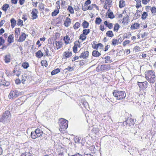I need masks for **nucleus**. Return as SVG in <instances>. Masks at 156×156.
<instances>
[{
	"label": "nucleus",
	"instance_id": "nucleus-6",
	"mask_svg": "<svg viewBox=\"0 0 156 156\" xmlns=\"http://www.w3.org/2000/svg\"><path fill=\"white\" fill-rule=\"evenodd\" d=\"M137 83L141 89H146L148 83L146 81L144 82H138Z\"/></svg>",
	"mask_w": 156,
	"mask_h": 156
},
{
	"label": "nucleus",
	"instance_id": "nucleus-53",
	"mask_svg": "<svg viewBox=\"0 0 156 156\" xmlns=\"http://www.w3.org/2000/svg\"><path fill=\"white\" fill-rule=\"evenodd\" d=\"M5 40L2 37H0V46L2 45L5 43Z\"/></svg>",
	"mask_w": 156,
	"mask_h": 156
},
{
	"label": "nucleus",
	"instance_id": "nucleus-15",
	"mask_svg": "<svg viewBox=\"0 0 156 156\" xmlns=\"http://www.w3.org/2000/svg\"><path fill=\"white\" fill-rule=\"evenodd\" d=\"M71 23V22L70 19L68 17H67L64 22V25L66 27H68L70 25Z\"/></svg>",
	"mask_w": 156,
	"mask_h": 156
},
{
	"label": "nucleus",
	"instance_id": "nucleus-38",
	"mask_svg": "<svg viewBox=\"0 0 156 156\" xmlns=\"http://www.w3.org/2000/svg\"><path fill=\"white\" fill-rule=\"evenodd\" d=\"M60 72V69H56L55 70H53L51 72V74L52 75H54L55 74H56L58 73V72Z\"/></svg>",
	"mask_w": 156,
	"mask_h": 156
},
{
	"label": "nucleus",
	"instance_id": "nucleus-4",
	"mask_svg": "<svg viewBox=\"0 0 156 156\" xmlns=\"http://www.w3.org/2000/svg\"><path fill=\"white\" fill-rule=\"evenodd\" d=\"M43 133L42 129L38 128L36 129L34 132H31V136L32 139H35L37 137H41V136Z\"/></svg>",
	"mask_w": 156,
	"mask_h": 156
},
{
	"label": "nucleus",
	"instance_id": "nucleus-32",
	"mask_svg": "<svg viewBox=\"0 0 156 156\" xmlns=\"http://www.w3.org/2000/svg\"><path fill=\"white\" fill-rule=\"evenodd\" d=\"M67 10L69 12V13L71 14L74 13V10L73 8L71 6H69L67 8Z\"/></svg>",
	"mask_w": 156,
	"mask_h": 156
},
{
	"label": "nucleus",
	"instance_id": "nucleus-43",
	"mask_svg": "<svg viewBox=\"0 0 156 156\" xmlns=\"http://www.w3.org/2000/svg\"><path fill=\"white\" fill-rule=\"evenodd\" d=\"M41 64L42 66H44L46 67L48 66L47 62L45 60H43L41 62Z\"/></svg>",
	"mask_w": 156,
	"mask_h": 156
},
{
	"label": "nucleus",
	"instance_id": "nucleus-64",
	"mask_svg": "<svg viewBox=\"0 0 156 156\" xmlns=\"http://www.w3.org/2000/svg\"><path fill=\"white\" fill-rule=\"evenodd\" d=\"M92 47L94 48L97 49L98 48V44H93L92 45Z\"/></svg>",
	"mask_w": 156,
	"mask_h": 156
},
{
	"label": "nucleus",
	"instance_id": "nucleus-9",
	"mask_svg": "<svg viewBox=\"0 0 156 156\" xmlns=\"http://www.w3.org/2000/svg\"><path fill=\"white\" fill-rule=\"evenodd\" d=\"M26 37V34L24 32H22L18 40V41L20 42H23L25 41Z\"/></svg>",
	"mask_w": 156,
	"mask_h": 156
},
{
	"label": "nucleus",
	"instance_id": "nucleus-45",
	"mask_svg": "<svg viewBox=\"0 0 156 156\" xmlns=\"http://www.w3.org/2000/svg\"><path fill=\"white\" fill-rule=\"evenodd\" d=\"M32 154L29 152H26L22 154L21 156H32Z\"/></svg>",
	"mask_w": 156,
	"mask_h": 156
},
{
	"label": "nucleus",
	"instance_id": "nucleus-1",
	"mask_svg": "<svg viewBox=\"0 0 156 156\" xmlns=\"http://www.w3.org/2000/svg\"><path fill=\"white\" fill-rule=\"evenodd\" d=\"M145 78L147 80L151 83H154L156 80L155 72L152 70H148L145 73Z\"/></svg>",
	"mask_w": 156,
	"mask_h": 156
},
{
	"label": "nucleus",
	"instance_id": "nucleus-62",
	"mask_svg": "<svg viewBox=\"0 0 156 156\" xmlns=\"http://www.w3.org/2000/svg\"><path fill=\"white\" fill-rule=\"evenodd\" d=\"M79 58V57L78 56L75 55L73 57V58L72 59V61H74L78 59Z\"/></svg>",
	"mask_w": 156,
	"mask_h": 156
},
{
	"label": "nucleus",
	"instance_id": "nucleus-41",
	"mask_svg": "<svg viewBox=\"0 0 156 156\" xmlns=\"http://www.w3.org/2000/svg\"><path fill=\"white\" fill-rule=\"evenodd\" d=\"M90 30L89 29H84L83 31V34L86 35L90 33Z\"/></svg>",
	"mask_w": 156,
	"mask_h": 156
},
{
	"label": "nucleus",
	"instance_id": "nucleus-19",
	"mask_svg": "<svg viewBox=\"0 0 156 156\" xmlns=\"http://www.w3.org/2000/svg\"><path fill=\"white\" fill-rule=\"evenodd\" d=\"M20 30L19 28H16L15 29V37L18 38L20 34Z\"/></svg>",
	"mask_w": 156,
	"mask_h": 156
},
{
	"label": "nucleus",
	"instance_id": "nucleus-50",
	"mask_svg": "<svg viewBox=\"0 0 156 156\" xmlns=\"http://www.w3.org/2000/svg\"><path fill=\"white\" fill-rule=\"evenodd\" d=\"M129 122H130L129 123V125L133 124L134 123V121L133 119H128L127 120V123H129Z\"/></svg>",
	"mask_w": 156,
	"mask_h": 156
},
{
	"label": "nucleus",
	"instance_id": "nucleus-23",
	"mask_svg": "<svg viewBox=\"0 0 156 156\" xmlns=\"http://www.w3.org/2000/svg\"><path fill=\"white\" fill-rule=\"evenodd\" d=\"M92 55L94 57H98L100 56L101 54L98 51L94 50L92 52Z\"/></svg>",
	"mask_w": 156,
	"mask_h": 156
},
{
	"label": "nucleus",
	"instance_id": "nucleus-13",
	"mask_svg": "<svg viewBox=\"0 0 156 156\" xmlns=\"http://www.w3.org/2000/svg\"><path fill=\"white\" fill-rule=\"evenodd\" d=\"M112 44L114 46H115L118 44L119 43H120L122 42L121 39H119L117 40L116 39L114 38L112 41Z\"/></svg>",
	"mask_w": 156,
	"mask_h": 156
},
{
	"label": "nucleus",
	"instance_id": "nucleus-36",
	"mask_svg": "<svg viewBox=\"0 0 156 156\" xmlns=\"http://www.w3.org/2000/svg\"><path fill=\"white\" fill-rule=\"evenodd\" d=\"M43 49H44V53H45V55H44L45 56L46 55L47 56H50L51 55H50L49 54V50L47 48H45V47H44V48H43Z\"/></svg>",
	"mask_w": 156,
	"mask_h": 156
},
{
	"label": "nucleus",
	"instance_id": "nucleus-42",
	"mask_svg": "<svg viewBox=\"0 0 156 156\" xmlns=\"http://www.w3.org/2000/svg\"><path fill=\"white\" fill-rule=\"evenodd\" d=\"M41 138L42 140H47L48 137V135L44 133L42 134V135L41 136Z\"/></svg>",
	"mask_w": 156,
	"mask_h": 156
},
{
	"label": "nucleus",
	"instance_id": "nucleus-40",
	"mask_svg": "<svg viewBox=\"0 0 156 156\" xmlns=\"http://www.w3.org/2000/svg\"><path fill=\"white\" fill-rule=\"evenodd\" d=\"M148 16L147 12H143V13L142 15L141 18L142 19L145 20Z\"/></svg>",
	"mask_w": 156,
	"mask_h": 156
},
{
	"label": "nucleus",
	"instance_id": "nucleus-34",
	"mask_svg": "<svg viewBox=\"0 0 156 156\" xmlns=\"http://www.w3.org/2000/svg\"><path fill=\"white\" fill-rule=\"evenodd\" d=\"M80 27V24L79 22H76L73 25V27L75 30H76Z\"/></svg>",
	"mask_w": 156,
	"mask_h": 156
},
{
	"label": "nucleus",
	"instance_id": "nucleus-3",
	"mask_svg": "<svg viewBox=\"0 0 156 156\" xmlns=\"http://www.w3.org/2000/svg\"><path fill=\"white\" fill-rule=\"evenodd\" d=\"M11 115L9 111H6L0 118V122L4 123H8L10 122Z\"/></svg>",
	"mask_w": 156,
	"mask_h": 156
},
{
	"label": "nucleus",
	"instance_id": "nucleus-5",
	"mask_svg": "<svg viewBox=\"0 0 156 156\" xmlns=\"http://www.w3.org/2000/svg\"><path fill=\"white\" fill-rule=\"evenodd\" d=\"M114 96L116 98L119 97L120 98H125L126 93L124 91H119L117 90H114L113 92Z\"/></svg>",
	"mask_w": 156,
	"mask_h": 156
},
{
	"label": "nucleus",
	"instance_id": "nucleus-48",
	"mask_svg": "<svg viewBox=\"0 0 156 156\" xmlns=\"http://www.w3.org/2000/svg\"><path fill=\"white\" fill-rule=\"evenodd\" d=\"M74 47L77 48H79L80 47V44L79 41H75L74 42Z\"/></svg>",
	"mask_w": 156,
	"mask_h": 156
},
{
	"label": "nucleus",
	"instance_id": "nucleus-30",
	"mask_svg": "<svg viewBox=\"0 0 156 156\" xmlns=\"http://www.w3.org/2000/svg\"><path fill=\"white\" fill-rule=\"evenodd\" d=\"M129 20V16L127 15H126L123 19L122 23L125 24L128 23V20Z\"/></svg>",
	"mask_w": 156,
	"mask_h": 156
},
{
	"label": "nucleus",
	"instance_id": "nucleus-59",
	"mask_svg": "<svg viewBox=\"0 0 156 156\" xmlns=\"http://www.w3.org/2000/svg\"><path fill=\"white\" fill-rule=\"evenodd\" d=\"M149 1L150 0H142V3L144 5H146Z\"/></svg>",
	"mask_w": 156,
	"mask_h": 156
},
{
	"label": "nucleus",
	"instance_id": "nucleus-10",
	"mask_svg": "<svg viewBox=\"0 0 156 156\" xmlns=\"http://www.w3.org/2000/svg\"><path fill=\"white\" fill-rule=\"evenodd\" d=\"M38 13V11L36 9H33L31 14H32V17L33 20H34L37 18V14Z\"/></svg>",
	"mask_w": 156,
	"mask_h": 156
},
{
	"label": "nucleus",
	"instance_id": "nucleus-27",
	"mask_svg": "<svg viewBox=\"0 0 156 156\" xmlns=\"http://www.w3.org/2000/svg\"><path fill=\"white\" fill-rule=\"evenodd\" d=\"M140 24L138 23H135L132 25L131 27V29L132 30L136 29L139 27Z\"/></svg>",
	"mask_w": 156,
	"mask_h": 156
},
{
	"label": "nucleus",
	"instance_id": "nucleus-31",
	"mask_svg": "<svg viewBox=\"0 0 156 156\" xmlns=\"http://www.w3.org/2000/svg\"><path fill=\"white\" fill-rule=\"evenodd\" d=\"M150 9L151 12L152 14L153 15H155L156 14V7L154 6L151 7Z\"/></svg>",
	"mask_w": 156,
	"mask_h": 156
},
{
	"label": "nucleus",
	"instance_id": "nucleus-39",
	"mask_svg": "<svg viewBox=\"0 0 156 156\" xmlns=\"http://www.w3.org/2000/svg\"><path fill=\"white\" fill-rule=\"evenodd\" d=\"M102 21V20L100 18H97L95 21V23L97 24H100Z\"/></svg>",
	"mask_w": 156,
	"mask_h": 156
},
{
	"label": "nucleus",
	"instance_id": "nucleus-16",
	"mask_svg": "<svg viewBox=\"0 0 156 156\" xmlns=\"http://www.w3.org/2000/svg\"><path fill=\"white\" fill-rule=\"evenodd\" d=\"M100 69L101 70H104L106 69H110L111 67L110 66L107 65H101L100 67Z\"/></svg>",
	"mask_w": 156,
	"mask_h": 156
},
{
	"label": "nucleus",
	"instance_id": "nucleus-18",
	"mask_svg": "<svg viewBox=\"0 0 156 156\" xmlns=\"http://www.w3.org/2000/svg\"><path fill=\"white\" fill-rule=\"evenodd\" d=\"M8 42L9 43H11L14 42V37L13 34H10L9 36L7 39Z\"/></svg>",
	"mask_w": 156,
	"mask_h": 156
},
{
	"label": "nucleus",
	"instance_id": "nucleus-2",
	"mask_svg": "<svg viewBox=\"0 0 156 156\" xmlns=\"http://www.w3.org/2000/svg\"><path fill=\"white\" fill-rule=\"evenodd\" d=\"M59 126V130L61 132H64L68 126V121L63 118L60 119L58 122Z\"/></svg>",
	"mask_w": 156,
	"mask_h": 156
},
{
	"label": "nucleus",
	"instance_id": "nucleus-44",
	"mask_svg": "<svg viewBox=\"0 0 156 156\" xmlns=\"http://www.w3.org/2000/svg\"><path fill=\"white\" fill-rule=\"evenodd\" d=\"M108 16L110 19H113L115 17L113 13L112 12H110L108 13Z\"/></svg>",
	"mask_w": 156,
	"mask_h": 156
},
{
	"label": "nucleus",
	"instance_id": "nucleus-24",
	"mask_svg": "<svg viewBox=\"0 0 156 156\" xmlns=\"http://www.w3.org/2000/svg\"><path fill=\"white\" fill-rule=\"evenodd\" d=\"M11 26L12 28L14 27L16 24V20L14 18H12L10 20Z\"/></svg>",
	"mask_w": 156,
	"mask_h": 156
},
{
	"label": "nucleus",
	"instance_id": "nucleus-25",
	"mask_svg": "<svg viewBox=\"0 0 156 156\" xmlns=\"http://www.w3.org/2000/svg\"><path fill=\"white\" fill-rule=\"evenodd\" d=\"M64 40L66 44H69L70 40V39L69 36L66 35L65 36L64 38Z\"/></svg>",
	"mask_w": 156,
	"mask_h": 156
},
{
	"label": "nucleus",
	"instance_id": "nucleus-35",
	"mask_svg": "<svg viewBox=\"0 0 156 156\" xmlns=\"http://www.w3.org/2000/svg\"><path fill=\"white\" fill-rule=\"evenodd\" d=\"M106 35L109 37H112L114 36L111 30L108 31L106 33Z\"/></svg>",
	"mask_w": 156,
	"mask_h": 156
},
{
	"label": "nucleus",
	"instance_id": "nucleus-20",
	"mask_svg": "<svg viewBox=\"0 0 156 156\" xmlns=\"http://www.w3.org/2000/svg\"><path fill=\"white\" fill-rule=\"evenodd\" d=\"M28 77L27 76V74H25L23 75H22L21 80L22 83L24 84L26 80H28Z\"/></svg>",
	"mask_w": 156,
	"mask_h": 156
},
{
	"label": "nucleus",
	"instance_id": "nucleus-7",
	"mask_svg": "<svg viewBox=\"0 0 156 156\" xmlns=\"http://www.w3.org/2000/svg\"><path fill=\"white\" fill-rule=\"evenodd\" d=\"M19 93L17 90L12 91L10 93L9 95V98H16L18 96Z\"/></svg>",
	"mask_w": 156,
	"mask_h": 156
},
{
	"label": "nucleus",
	"instance_id": "nucleus-55",
	"mask_svg": "<svg viewBox=\"0 0 156 156\" xmlns=\"http://www.w3.org/2000/svg\"><path fill=\"white\" fill-rule=\"evenodd\" d=\"M130 41L129 40L125 41L123 43V45L124 46H125L127 44H129L130 43Z\"/></svg>",
	"mask_w": 156,
	"mask_h": 156
},
{
	"label": "nucleus",
	"instance_id": "nucleus-28",
	"mask_svg": "<svg viewBox=\"0 0 156 156\" xmlns=\"http://www.w3.org/2000/svg\"><path fill=\"white\" fill-rule=\"evenodd\" d=\"M125 5V2L124 0H120L119 2V7L121 8Z\"/></svg>",
	"mask_w": 156,
	"mask_h": 156
},
{
	"label": "nucleus",
	"instance_id": "nucleus-49",
	"mask_svg": "<svg viewBox=\"0 0 156 156\" xmlns=\"http://www.w3.org/2000/svg\"><path fill=\"white\" fill-rule=\"evenodd\" d=\"M112 3V2L111 0H107L105 1V4L110 6L111 5Z\"/></svg>",
	"mask_w": 156,
	"mask_h": 156
},
{
	"label": "nucleus",
	"instance_id": "nucleus-60",
	"mask_svg": "<svg viewBox=\"0 0 156 156\" xmlns=\"http://www.w3.org/2000/svg\"><path fill=\"white\" fill-rule=\"evenodd\" d=\"M94 8V4H92L89 6H88V10H91Z\"/></svg>",
	"mask_w": 156,
	"mask_h": 156
},
{
	"label": "nucleus",
	"instance_id": "nucleus-22",
	"mask_svg": "<svg viewBox=\"0 0 156 156\" xmlns=\"http://www.w3.org/2000/svg\"><path fill=\"white\" fill-rule=\"evenodd\" d=\"M104 25L108 27L109 29H111L112 28L113 25L112 24L109 23L107 21H105L104 22Z\"/></svg>",
	"mask_w": 156,
	"mask_h": 156
},
{
	"label": "nucleus",
	"instance_id": "nucleus-29",
	"mask_svg": "<svg viewBox=\"0 0 156 156\" xmlns=\"http://www.w3.org/2000/svg\"><path fill=\"white\" fill-rule=\"evenodd\" d=\"M82 26L83 28H87L89 26V23L87 21L84 20L82 23Z\"/></svg>",
	"mask_w": 156,
	"mask_h": 156
},
{
	"label": "nucleus",
	"instance_id": "nucleus-58",
	"mask_svg": "<svg viewBox=\"0 0 156 156\" xmlns=\"http://www.w3.org/2000/svg\"><path fill=\"white\" fill-rule=\"evenodd\" d=\"M10 84V83L9 82H2V85H3L5 86H8Z\"/></svg>",
	"mask_w": 156,
	"mask_h": 156
},
{
	"label": "nucleus",
	"instance_id": "nucleus-47",
	"mask_svg": "<svg viewBox=\"0 0 156 156\" xmlns=\"http://www.w3.org/2000/svg\"><path fill=\"white\" fill-rule=\"evenodd\" d=\"M59 12V10L58 9H55L54 12L52 13V16H56Z\"/></svg>",
	"mask_w": 156,
	"mask_h": 156
},
{
	"label": "nucleus",
	"instance_id": "nucleus-17",
	"mask_svg": "<svg viewBox=\"0 0 156 156\" xmlns=\"http://www.w3.org/2000/svg\"><path fill=\"white\" fill-rule=\"evenodd\" d=\"M36 56L38 58H41L42 56H45L41 50H39L36 53Z\"/></svg>",
	"mask_w": 156,
	"mask_h": 156
},
{
	"label": "nucleus",
	"instance_id": "nucleus-51",
	"mask_svg": "<svg viewBox=\"0 0 156 156\" xmlns=\"http://www.w3.org/2000/svg\"><path fill=\"white\" fill-rule=\"evenodd\" d=\"M88 6L84 4L83 6H82V9L84 11H85L88 10Z\"/></svg>",
	"mask_w": 156,
	"mask_h": 156
},
{
	"label": "nucleus",
	"instance_id": "nucleus-37",
	"mask_svg": "<svg viewBox=\"0 0 156 156\" xmlns=\"http://www.w3.org/2000/svg\"><path fill=\"white\" fill-rule=\"evenodd\" d=\"M120 27V26L119 24H116L114 27V31H117Z\"/></svg>",
	"mask_w": 156,
	"mask_h": 156
},
{
	"label": "nucleus",
	"instance_id": "nucleus-11",
	"mask_svg": "<svg viewBox=\"0 0 156 156\" xmlns=\"http://www.w3.org/2000/svg\"><path fill=\"white\" fill-rule=\"evenodd\" d=\"M4 60L6 63H8L10 62L11 60V56L10 54L6 55H5Z\"/></svg>",
	"mask_w": 156,
	"mask_h": 156
},
{
	"label": "nucleus",
	"instance_id": "nucleus-12",
	"mask_svg": "<svg viewBox=\"0 0 156 156\" xmlns=\"http://www.w3.org/2000/svg\"><path fill=\"white\" fill-rule=\"evenodd\" d=\"M72 55V53L71 52L66 51L64 52L63 54V58H69Z\"/></svg>",
	"mask_w": 156,
	"mask_h": 156
},
{
	"label": "nucleus",
	"instance_id": "nucleus-54",
	"mask_svg": "<svg viewBox=\"0 0 156 156\" xmlns=\"http://www.w3.org/2000/svg\"><path fill=\"white\" fill-rule=\"evenodd\" d=\"M23 21L20 19H19L18 20L17 24L18 25H23Z\"/></svg>",
	"mask_w": 156,
	"mask_h": 156
},
{
	"label": "nucleus",
	"instance_id": "nucleus-57",
	"mask_svg": "<svg viewBox=\"0 0 156 156\" xmlns=\"http://www.w3.org/2000/svg\"><path fill=\"white\" fill-rule=\"evenodd\" d=\"M110 57L109 56H107L105 58V59L106 60L105 61V63H108V61H109Z\"/></svg>",
	"mask_w": 156,
	"mask_h": 156
},
{
	"label": "nucleus",
	"instance_id": "nucleus-52",
	"mask_svg": "<svg viewBox=\"0 0 156 156\" xmlns=\"http://www.w3.org/2000/svg\"><path fill=\"white\" fill-rule=\"evenodd\" d=\"M140 6H141V3L140 1L137 2L136 5V7L137 9L139 8Z\"/></svg>",
	"mask_w": 156,
	"mask_h": 156
},
{
	"label": "nucleus",
	"instance_id": "nucleus-8",
	"mask_svg": "<svg viewBox=\"0 0 156 156\" xmlns=\"http://www.w3.org/2000/svg\"><path fill=\"white\" fill-rule=\"evenodd\" d=\"M89 56V52L86 51L81 53L79 57L81 58L86 59L88 58Z\"/></svg>",
	"mask_w": 156,
	"mask_h": 156
},
{
	"label": "nucleus",
	"instance_id": "nucleus-33",
	"mask_svg": "<svg viewBox=\"0 0 156 156\" xmlns=\"http://www.w3.org/2000/svg\"><path fill=\"white\" fill-rule=\"evenodd\" d=\"M9 7V5L7 4H4L2 7V9L5 12H6L8 9Z\"/></svg>",
	"mask_w": 156,
	"mask_h": 156
},
{
	"label": "nucleus",
	"instance_id": "nucleus-21",
	"mask_svg": "<svg viewBox=\"0 0 156 156\" xmlns=\"http://www.w3.org/2000/svg\"><path fill=\"white\" fill-rule=\"evenodd\" d=\"M65 151L64 148L61 147L60 148V151L59 150H58V155H64L63 153Z\"/></svg>",
	"mask_w": 156,
	"mask_h": 156
},
{
	"label": "nucleus",
	"instance_id": "nucleus-61",
	"mask_svg": "<svg viewBox=\"0 0 156 156\" xmlns=\"http://www.w3.org/2000/svg\"><path fill=\"white\" fill-rule=\"evenodd\" d=\"M91 3V1L90 0H87L85 2L84 4L85 5L88 6Z\"/></svg>",
	"mask_w": 156,
	"mask_h": 156
},
{
	"label": "nucleus",
	"instance_id": "nucleus-63",
	"mask_svg": "<svg viewBox=\"0 0 156 156\" xmlns=\"http://www.w3.org/2000/svg\"><path fill=\"white\" fill-rule=\"evenodd\" d=\"M98 48H99L100 49L102 48L103 47V45L101 43H99L98 44Z\"/></svg>",
	"mask_w": 156,
	"mask_h": 156
},
{
	"label": "nucleus",
	"instance_id": "nucleus-46",
	"mask_svg": "<svg viewBox=\"0 0 156 156\" xmlns=\"http://www.w3.org/2000/svg\"><path fill=\"white\" fill-rule=\"evenodd\" d=\"M87 37L86 35H85L83 34H81L80 36V38L82 40V41H84L86 39V38Z\"/></svg>",
	"mask_w": 156,
	"mask_h": 156
},
{
	"label": "nucleus",
	"instance_id": "nucleus-56",
	"mask_svg": "<svg viewBox=\"0 0 156 156\" xmlns=\"http://www.w3.org/2000/svg\"><path fill=\"white\" fill-rule=\"evenodd\" d=\"M134 49L136 51L138 52L140 51V48L139 46H136L134 47Z\"/></svg>",
	"mask_w": 156,
	"mask_h": 156
},
{
	"label": "nucleus",
	"instance_id": "nucleus-26",
	"mask_svg": "<svg viewBox=\"0 0 156 156\" xmlns=\"http://www.w3.org/2000/svg\"><path fill=\"white\" fill-rule=\"evenodd\" d=\"M22 66L24 69H27L29 67V64L28 62H25L22 64Z\"/></svg>",
	"mask_w": 156,
	"mask_h": 156
},
{
	"label": "nucleus",
	"instance_id": "nucleus-14",
	"mask_svg": "<svg viewBox=\"0 0 156 156\" xmlns=\"http://www.w3.org/2000/svg\"><path fill=\"white\" fill-rule=\"evenodd\" d=\"M55 44L56 46V47H55V49H56L55 48H56V49L58 50L60 48L62 47V42L56 41L55 42Z\"/></svg>",
	"mask_w": 156,
	"mask_h": 156
}]
</instances>
